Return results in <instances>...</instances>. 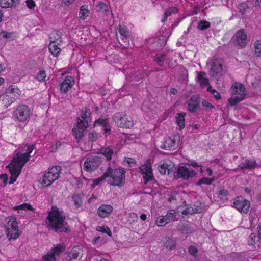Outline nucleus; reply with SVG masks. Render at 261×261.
<instances>
[{
    "mask_svg": "<svg viewBox=\"0 0 261 261\" xmlns=\"http://www.w3.org/2000/svg\"><path fill=\"white\" fill-rule=\"evenodd\" d=\"M90 114V109L86 108L85 110L81 111V115L77 117V120L79 119L82 121V124L89 126V123L91 122Z\"/></svg>",
    "mask_w": 261,
    "mask_h": 261,
    "instance_id": "18",
    "label": "nucleus"
},
{
    "mask_svg": "<svg viewBox=\"0 0 261 261\" xmlns=\"http://www.w3.org/2000/svg\"><path fill=\"white\" fill-rule=\"evenodd\" d=\"M177 229L183 234H189L194 232V229L186 223L178 224Z\"/></svg>",
    "mask_w": 261,
    "mask_h": 261,
    "instance_id": "23",
    "label": "nucleus"
},
{
    "mask_svg": "<svg viewBox=\"0 0 261 261\" xmlns=\"http://www.w3.org/2000/svg\"><path fill=\"white\" fill-rule=\"evenodd\" d=\"M1 34L3 39H10L12 36V33H9L6 31H2Z\"/></svg>",
    "mask_w": 261,
    "mask_h": 261,
    "instance_id": "63",
    "label": "nucleus"
},
{
    "mask_svg": "<svg viewBox=\"0 0 261 261\" xmlns=\"http://www.w3.org/2000/svg\"><path fill=\"white\" fill-rule=\"evenodd\" d=\"M96 5L99 10H100L105 15H108V13L109 11V6L105 4L103 2L100 1L97 2Z\"/></svg>",
    "mask_w": 261,
    "mask_h": 261,
    "instance_id": "39",
    "label": "nucleus"
},
{
    "mask_svg": "<svg viewBox=\"0 0 261 261\" xmlns=\"http://www.w3.org/2000/svg\"><path fill=\"white\" fill-rule=\"evenodd\" d=\"M20 91L17 87L10 86L0 96V103L3 109L8 108L20 95Z\"/></svg>",
    "mask_w": 261,
    "mask_h": 261,
    "instance_id": "3",
    "label": "nucleus"
},
{
    "mask_svg": "<svg viewBox=\"0 0 261 261\" xmlns=\"http://www.w3.org/2000/svg\"><path fill=\"white\" fill-rule=\"evenodd\" d=\"M254 46L255 49V55L256 56L259 57L261 55V40H257Z\"/></svg>",
    "mask_w": 261,
    "mask_h": 261,
    "instance_id": "52",
    "label": "nucleus"
},
{
    "mask_svg": "<svg viewBox=\"0 0 261 261\" xmlns=\"http://www.w3.org/2000/svg\"><path fill=\"white\" fill-rule=\"evenodd\" d=\"M90 163L92 165L93 169L95 170L101 164V158L98 156H90Z\"/></svg>",
    "mask_w": 261,
    "mask_h": 261,
    "instance_id": "35",
    "label": "nucleus"
},
{
    "mask_svg": "<svg viewBox=\"0 0 261 261\" xmlns=\"http://www.w3.org/2000/svg\"><path fill=\"white\" fill-rule=\"evenodd\" d=\"M245 96L243 95H238L237 96H232L229 99V104L231 106H234L237 105L239 102L245 99Z\"/></svg>",
    "mask_w": 261,
    "mask_h": 261,
    "instance_id": "36",
    "label": "nucleus"
},
{
    "mask_svg": "<svg viewBox=\"0 0 261 261\" xmlns=\"http://www.w3.org/2000/svg\"><path fill=\"white\" fill-rule=\"evenodd\" d=\"M211 23L206 20H200L198 23V29L200 30H204L210 27Z\"/></svg>",
    "mask_w": 261,
    "mask_h": 261,
    "instance_id": "43",
    "label": "nucleus"
},
{
    "mask_svg": "<svg viewBox=\"0 0 261 261\" xmlns=\"http://www.w3.org/2000/svg\"><path fill=\"white\" fill-rule=\"evenodd\" d=\"M237 8L239 9L240 12L243 14L248 8V5L246 3H241L238 5Z\"/></svg>",
    "mask_w": 261,
    "mask_h": 261,
    "instance_id": "55",
    "label": "nucleus"
},
{
    "mask_svg": "<svg viewBox=\"0 0 261 261\" xmlns=\"http://www.w3.org/2000/svg\"><path fill=\"white\" fill-rule=\"evenodd\" d=\"M142 174L152 173L151 165L150 162L146 161L144 163V167L141 169Z\"/></svg>",
    "mask_w": 261,
    "mask_h": 261,
    "instance_id": "41",
    "label": "nucleus"
},
{
    "mask_svg": "<svg viewBox=\"0 0 261 261\" xmlns=\"http://www.w3.org/2000/svg\"><path fill=\"white\" fill-rule=\"evenodd\" d=\"M61 169V167L60 166L53 167L40 179V182L41 185L46 187L50 186L54 181L59 178Z\"/></svg>",
    "mask_w": 261,
    "mask_h": 261,
    "instance_id": "4",
    "label": "nucleus"
},
{
    "mask_svg": "<svg viewBox=\"0 0 261 261\" xmlns=\"http://www.w3.org/2000/svg\"><path fill=\"white\" fill-rule=\"evenodd\" d=\"M113 210V207L110 204H102L97 210V214L100 218L108 217Z\"/></svg>",
    "mask_w": 261,
    "mask_h": 261,
    "instance_id": "16",
    "label": "nucleus"
},
{
    "mask_svg": "<svg viewBox=\"0 0 261 261\" xmlns=\"http://www.w3.org/2000/svg\"><path fill=\"white\" fill-rule=\"evenodd\" d=\"M125 171L122 168L112 169L109 166L105 173L110 177L109 184L115 186L120 187L124 184Z\"/></svg>",
    "mask_w": 261,
    "mask_h": 261,
    "instance_id": "2",
    "label": "nucleus"
},
{
    "mask_svg": "<svg viewBox=\"0 0 261 261\" xmlns=\"http://www.w3.org/2000/svg\"><path fill=\"white\" fill-rule=\"evenodd\" d=\"M193 214L195 213H200L203 211V207L201 203L196 202L193 204H190Z\"/></svg>",
    "mask_w": 261,
    "mask_h": 261,
    "instance_id": "40",
    "label": "nucleus"
},
{
    "mask_svg": "<svg viewBox=\"0 0 261 261\" xmlns=\"http://www.w3.org/2000/svg\"><path fill=\"white\" fill-rule=\"evenodd\" d=\"M258 166L256 161L254 159H246L239 165V168L241 170L253 169Z\"/></svg>",
    "mask_w": 261,
    "mask_h": 261,
    "instance_id": "17",
    "label": "nucleus"
},
{
    "mask_svg": "<svg viewBox=\"0 0 261 261\" xmlns=\"http://www.w3.org/2000/svg\"><path fill=\"white\" fill-rule=\"evenodd\" d=\"M233 207L241 213L246 214L250 207V202L243 197H237L233 201Z\"/></svg>",
    "mask_w": 261,
    "mask_h": 261,
    "instance_id": "8",
    "label": "nucleus"
},
{
    "mask_svg": "<svg viewBox=\"0 0 261 261\" xmlns=\"http://www.w3.org/2000/svg\"><path fill=\"white\" fill-rule=\"evenodd\" d=\"M186 115V113L184 112L179 113L176 114V115L175 118L176 120V123L180 130L182 129L185 127V117Z\"/></svg>",
    "mask_w": 261,
    "mask_h": 261,
    "instance_id": "25",
    "label": "nucleus"
},
{
    "mask_svg": "<svg viewBox=\"0 0 261 261\" xmlns=\"http://www.w3.org/2000/svg\"><path fill=\"white\" fill-rule=\"evenodd\" d=\"M234 45L243 47L247 44V34L243 29H240L234 34L233 37Z\"/></svg>",
    "mask_w": 261,
    "mask_h": 261,
    "instance_id": "11",
    "label": "nucleus"
},
{
    "mask_svg": "<svg viewBox=\"0 0 261 261\" xmlns=\"http://www.w3.org/2000/svg\"><path fill=\"white\" fill-rule=\"evenodd\" d=\"M198 249L197 247L194 245H190L188 248V252L189 254L193 256H196L197 253H198Z\"/></svg>",
    "mask_w": 261,
    "mask_h": 261,
    "instance_id": "57",
    "label": "nucleus"
},
{
    "mask_svg": "<svg viewBox=\"0 0 261 261\" xmlns=\"http://www.w3.org/2000/svg\"><path fill=\"white\" fill-rule=\"evenodd\" d=\"M119 32L120 34L125 38H127L129 36L128 32L125 28L120 27L119 28Z\"/></svg>",
    "mask_w": 261,
    "mask_h": 261,
    "instance_id": "61",
    "label": "nucleus"
},
{
    "mask_svg": "<svg viewBox=\"0 0 261 261\" xmlns=\"http://www.w3.org/2000/svg\"><path fill=\"white\" fill-rule=\"evenodd\" d=\"M8 220L5 225L7 237L9 240H15L20 235L18 227V223L15 218H8Z\"/></svg>",
    "mask_w": 261,
    "mask_h": 261,
    "instance_id": "5",
    "label": "nucleus"
},
{
    "mask_svg": "<svg viewBox=\"0 0 261 261\" xmlns=\"http://www.w3.org/2000/svg\"><path fill=\"white\" fill-rule=\"evenodd\" d=\"M89 14V10L87 5H82L80 7L79 17L82 20H85Z\"/></svg>",
    "mask_w": 261,
    "mask_h": 261,
    "instance_id": "33",
    "label": "nucleus"
},
{
    "mask_svg": "<svg viewBox=\"0 0 261 261\" xmlns=\"http://www.w3.org/2000/svg\"><path fill=\"white\" fill-rule=\"evenodd\" d=\"M169 222H170L167 221V217H166V215L158 217L156 221V224H158V226H164Z\"/></svg>",
    "mask_w": 261,
    "mask_h": 261,
    "instance_id": "45",
    "label": "nucleus"
},
{
    "mask_svg": "<svg viewBox=\"0 0 261 261\" xmlns=\"http://www.w3.org/2000/svg\"><path fill=\"white\" fill-rule=\"evenodd\" d=\"M96 230L103 233H107L109 236H112V232L110 228L107 226H97Z\"/></svg>",
    "mask_w": 261,
    "mask_h": 261,
    "instance_id": "49",
    "label": "nucleus"
},
{
    "mask_svg": "<svg viewBox=\"0 0 261 261\" xmlns=\"http://www.w3.org/2000/svg\"><path fill=\"white\" fill-rule=\"evenodd\" d=\"M60 44L50 42L48 45V49L54 56H57L60 53L61 49L59 47Z\"/></svg>",
    "mask_w": 261,
    "mask_h": 261,
    "instance_id": "29",
    "label": "nucleus"
},
{
    "mask_svg": "<svg viewBox=\"0 0 261 261\" xmlns=\"http://www.w3.org/2000/svg\"><path fill=\"white\" fill-rule=\"evenodd\" d=\"M82 249L79 246H74L65 254V258L67 261L76 260L82 254Z\"/></svg>",
    "mask_w": 261,
    "mask_h": 261,
    "instance_id": "13",
    "label": "nucleus"
},
{
    "mask_svg": "<svg viewBox=\"0 0 261 261\" xmlns=\"http://www.w3.org/2000/svg\"><path fill=\"white\" fill-rule=\"evenodd\" d=\"M214 181V178H208L206 177H203L202 179H199L197 182V185L200 186L202 184H205L206 185H211Z\"/></svg>",
    "mask_w": 261,
    "mask_h": 261,
    "instance_id": "48",
    "label": "nucleus"
},
{
    "mask_svg": "<svg viewBox=\"0 0 261 261\" xmlns=\"http://www.w3.org/2000/svg\"><path fill=\"white\" fill-rule=\"evenodd\" d=\"M231 88L232 89V93L235 95H243L245 97V88L242 84L239 83H234Z\"/></svg>",
    "mask_w": 261,
    "mask_h": 261,
    "instance_id": "21",
    "label": "nucleus"
},
{
    "mask_svg": "<svg viewBox=\"0 0 261 261\" xmlns=\"http://www.w3.org/2000/svg\"><path fill=\"white\" fill-rule=\"evenodd\" d=\"M260 240H261V237H260L258 233V235H256V234L252 233L248 238V244L250 246H253L255 244L259 242Z\"/></svg>",
    "mask_w": 261,
    "mask_h": 261,
    "instance_id": "34",
    "label": "nucleus"
},
{
    "mask_svg": "<svg viewBox=\"0 0 261 261\" xmlns=\"http://www.w3.org/2000/svg\"><path fill=\"white\" fill-rule=\"evenodd\" d=\"M196 174V172L192 169H190L185 166H180L176 172V176L184 180H188L192 178Z\"/></svg>",
    "mask_w": 261,
    "mask_h": 261,
    "instance_id": "9",
    "label": "nucleus"
},
{
    "mask_svg": "<svg viewBox=\"0 0 261 261\" xmlns=\"http://www.w3.org/2000/svg\"><path fill=\"white\" fill-rule=\"evenodd\" d=\"M13 116L19 122H24L30 117V109L25 105H20L17 107L13 112Z\"/></svg>",
    "mask_w": 261,
    "mask_h": 261,
    "instance_id": "7",
    "label": "nucleus"
},
{
    "mask_svg": "<svg viewBox=\"0 0 261 261\" xmlns=\"http://www.w3.org/2000/svg\"><path fill=\"white\" fill-rule=\"evenodd\" d=\"M84 169L86 171L90 172L94 171L93 169L91 164L90 163V160L89 158H87L84 164Z\"/></svg>",
    "mask_w": 261,
    "mask_h": 261,
    "instance_id": "51",
    "label": "nucleus"
},
{
    "mask_svg": "<svg viewBox=\"0 0 261 261\" xmlns=\"http://www.w3.org/2000/svg\"><path fill=\"white\" fill-rule=\"evenodd\" d=\"M165 60V54L164 53H156L155 55L153 57V60L160 66H162L163 65Z\"/></svg>",
    "mask_w": 261,
    "mask_h": 261,
    "instance_id": "31",
    "label": "nucleus"
},
{
    "mask_svg": "<svg viewBox=\"0 0 261 261\" xmlns=\"http://www.w3.org/2000/svg\"><path fill=\"white\" fill-rule=\"evenodd\" d=\"M211 76L218 78L222 75V62L221 60H214L210 71Z\"/></svg>",
    "mask_w": 261,
    "mask_h": 261,
    "instance_id": "10",
    "label": "nucleus"
},
{
    "mask_svg": "<svg viewBox=\"0 0 261 261\" xmlns=\"http://www.w3.org/2000/svg\"><path fill=\"white\" fill-rule=\"evenodd\" d=\"M74 202V205L76 208L81 207L82 205V200L81 195L79 194H74L72 196Z\"/></svg>",
    "mask_w": 261,
    "mask_h": 261,
    "instance_id": "37",
    "label": "nucleus"
},
{
    "mask_svg": "<svg viewBox=\"0 0 261 261\" xmlns=\"http://www.w3.org/2000/svg\"><path fill=\"white\" fill-rule=\"evenodd\" d=\"M51 210L48 212L45 220L48 229L58 234L70 232V227L65 221L66 216L64 212L56 206H52Z\"/></svg>",
    "mask_w": 261,
    "mask_h": 261,
    "instance_id": "1",
    "label": "nucleus"
},
{
    "mask_svg": "<svg viewBox=\"0 0 261 261\" xmlns=\"http://www.w3.org/2000/svg\"><path fill=\"white\" fill-rule=\"evenodd\" d=\"M164 246L170 250H173L176 246V241L173 238L165 237L162 240Z\"/></svg>",
    "mask_w": 261,
    "mask_h": 261,
    "instance_id": "22",
    "label": "nucleus"
},
{
    "mask_svg": "<svg viewBox=\"0 0 261 261\" xmlns=\"http://www.w3.org/2000/svg\"><path fill=\"white\" fill-rule=\"evenodd\" d=\"M21 170L22 168H21V166L13 164L11 169H10V172L11 175L18 177L21 173Z\"/></svg>",
    "mask_w": 261,
    "mask_h": 261,
    "instance_id": "38",
    "label": "nucleus"
},
{
    "mask_svg": "<svg viewBox=\"0 0 261 261\" xmlns=\"http://www.w3.org/2000/svg\"><path fill=\"white\" fill-rule=\"evenodd\" d=\"M97 153L103 155L106 158L107 161H109L112 159L114 151L110 146L103 147L98 150Z\"/></svg>",
    "mask_w": 261,
    "mask_h": 261,
    "instance_id": "19",
    "label": "nucleus"
},
{
    "mask_svg": "<svg viewBox=\"0 0 261 261\" xmlns=\"http://www.w3.org/2000/svg\"><path fill=\"white\" fill-rule=\"evenodd\" d=\"M206 75L204 72H200L198 74V79L200 83V86L202 87H204L205 86L209 85V81L207 78L205 77Z\"/></svg>",
    "mask_w": 261,
    "mask_h": 261,
    "instance_id": "32",
    "label": "nucleus"
},
{
    "mask_svg": "<svg viewBox=\"0 0 261 261\" xmlns=\"http://www.w3.org/2000/svg\"><path fill=\"white\" fill-rule=\"evenodd\" d=\"M107 177H108V173L105 172L101 177L94 179L93 181V184L94 186L98 185L100 182L105 180Z\"/></svg>",
    "mask_w": 261,
    "mask_h": 261,
    "instance_id": "54",
    "label": "nucleus"
},
{
    "mask_svg": "<svg viewBox=\"0 0 261 261\" xmlns=\"http://www.w3.org/2000/svg\"><path fill=\"white\" fill-rule=\"evenodd\" d=\"M175 213V212L174 210H170L168 211L167 214L166 215V217H167V221L171 222L173 220V215Z\"/></svg>",
    "mask_w": 261,
    "mask_h": 261,
    "instance_id": "60",
    "label": "nucleus"
},
{
    "mask_svg": "<svg viewBox=\"0 0 261 261\" xmlns=\"http://www.w3.org/2000/svg\"><path fill=\"white\" fill-rule=\"evenodd\" d=\"M46 77V73L45 71L43 70H40L36 76H35V78L37 79L40 82H42L44 81Z\"/></svg>",
    "mask_w": 261,
    "mask_h": 261,
    "instance_id": "56",
    "label": "nucleus"
},
{
    "mask_svg": "<svg viewBox=\"0 0 261 261\" xmlns=\"http://www.w3.org/2000/svg\"><path fill=\"white\" fill-rule=\"evenodd\" d=\"M170 165L168 164L165 161H161L158 165V169L160 173L164 175L168 172V174L170 173Z\"/></svg>",
    "mask_w": 261,
    "mask_h": 261,
    "instance_id": "30",
    "label": "nucleus"
},
{
    "mask_svg": "<svg viewBox=\"0 0 261 261\" xmlns=\"http://www.w3.org/2000/svg\"><path fill=\"white\" fill-rule=\"evenodd\" d=\"M181 213L182 214H184V215H189V214L192 215L193 214V212H192V210L191 209L190 205H189L188 207H187L185 208H184L182 211Z\"/></svg>",
    "mask_w": 261,
    "mask_h": 261,
    "instance_id": "62",
    "label": "nucleus"
},
{
    "mask_svg": "<svg viewBox=\"0 0 261 261\" xmlns=\"http://www.w3.org/2000/svg\"><path fill=\"white\" fill-rule=\"evenodd\" d=\"M43 259L44 261H56V256L54 254L50 251L47 253L46 254L43 256Z\"/></svg>",
    "mask_w": 261,
    "mask_h": 261,
    "instance_id": "47",
    "label": "nucleus"
},
{
    "mask_svg": "<svg viewBox=\"0 0 261 261\" xmlns=\"http://www.w3.org/2000/svg\"><path fill=\"white\" fill-rule=\"evenodd\" d=\"M20 3V0H0V7L4 8L16 6Z\"/></svg>",
    "mask_w": 261,
    "mask_h": 261,
    "instance_id": "27",
    "label": "nucleus"
},
{
    "mask_svg": "<svg viewBox=\"0 0 261 261\" xmlns=\"http://www.w3.org/2000/svg\"><path fill=\"white\" fill-rule=\"evenodd\" d=\"M30 158L27 154L24 153H17L12 159V162H14V164L21 166L23 168L25 164L29 161Z\"/></svg>",
    "mask_w": 261,
    "mask_h": 261,
    "instance_id": "15",
    "label": "nucleus"
},
{
    "mask_svg": "<svg viewBox=\"0 0 261 261\" xmlns=\"http://www.w3.org/2000/svg\"><path fill=\"white\" fill-rule=\"evenodd\" d=\"M143 175V179L144 180V184H146L149 181H151L154 179L153 173L142 174Z\"/></svg>",
    "mask_w": 261,
    "mask_h": 261,
    "instance_id": "53",
    "label": "nucleus"
},
{
    "mask_svg": "<svg viewBox=\"0 0 261 261\" xmlns=\"http://www.w3.org/2000/svg\"><path fill=\"white\" fill-rule=\"evenodd\" d=\"M228 192L225 189H222L219 192V197L221 199L225 200L227 199V196L228 195Z\"/></svg>",
    "mask_w": 261,
    "mask_h": 261,
    "instance_id": "58",
    "label": "nucleus"
},
{
    "mask_svg": "<svg viewBox=\"0 0 261 261\" xmlns=\"http://www.w3.org/2000/svg\"><path fill=\"white\" fill-rule=\"evenodd\" d=\"M96 124L101 126L106 134H110L111 127L107 119L99 118L94 122V126Z\"/></svg>",
    "mask_w": 261,
    "mask_h": 261,
    "instance_id": "20",
    "label": "nucleus"
},
{
    "mask_svg": "<svg viewBox=\"0 0 261 261\" xmlns=\"http://www.w3.org/2000/svg\"><path fill=\"white\" fill-rule=\"evenodd\" d=\"M188 111L191 113H195L197 110L200 108L199 102L191 103L188 102Z\"/></svg>",
    "mask_w": 261,
    "mask_h": 261,
    "instance_id": "42",
    "label": "nucleus"
},
{
    "mask_svg": "<svg viewBox=\"0 0 261 261\" xmlns=\"http://www.w3.org/2000/svg\"><path fill=\"white\" fill-rule=\"evenodd\" d=\"M74 84V78L71 76H67L60 84V90L63 93H66L69 89L72 88Z\"/></svg>",
    "mask_w": 261,
    "mask_h": 261,
    "instance_id": "14",
    "label": "nucleus"
},
{
    "mask_svg": "<svg viewBox=\"0 0 261 261\" xmlns=\"http://www.w3.org/2000/svg\"><path fill=\"white\" fill-rule=\"evenodd\" d=\"M178 12V9L176 7H170L165 11V18L171 16L173 14H176Z\"/></svg>",
    "mask_w": 261,
    "mask_h": 261,
    "instance_id": "44",
    "label": "nucleus"
},
{
    "mask_svg": "<svg viewBox=\"0 0 261 261\" xmlns=\"http://www.w3.org/2000/svg\"><path fill=\"white\" fill-rule=\"evenodd\" d=\"M177 146V144L176 143L175 140L169 138L163 144L162 148L166 150H171L175 149Z\"/></svg>",
    "mask_w": 261,
    "mask_h": 261,
    "instance_id": "26",
    "label": "nucleus"
},
{
    "mask_svg": "<svg viewBox=\"0 0 261 261\" xmlns=\"http://www.w3.org/2000/svg\"><path fill=\"white\" fill-rule=\"evenodd\" d=\"M26 5L28 8L33 9L35 7L36 4L33 0H27Z\"/></svg>",
    "mask_w": 261,
    "mask_h": 261,
    "instance_id": "64",
    "label": "nucleus"
},
{
    "mask_svg": "<svg viewBox=\"0 0 261 261\" xmlns=\"http://www.w3.org/2000/svg\"><path fill=\"white\" fill-rule=\"evenodd\" d=\"M201 104L203 108L206 110V111L207 112L211 111V110L215 108L213 105L205 99H203L202 101Z\"/></svg>",
    "mask_w": 261,
    "mask_h": 261,
    "instance_id": "50",
    "label": "nucleus"
},
{
    "mask_svg": "<svg viewBox=\"0 0 261 261\" xmlns=\"http://www.w3.org/2000/svg\"><path fill=\"white\" fill-rule=\"evenodd\" d=\"M88 127L89 126L82 124V121L79 119L77 120L76 127L73 128L72 132L78 142L82 139L85 129Z\"/></svg>",
    "mask_w": 261,
    "mask_h": 261,
    "instance_id": "12",
    "label": "nucleus"
},
{
    "mask_svg": "<svg viewBox=\"0 0 261 261\" xmlns=\"http://www.w3.org/2000/svg\"><path fill=\"white\" fill-rule=\"evenodd\" d=\"M113 120L118 127L121 128H130L134 125L133 121L129 120L125 113L123 112L116 113L113 117Z\"/></svg>",
    "mask_w": 261,
    "mask_h": 261,
    "instance_id": "6",
    "label": "nucleus"
},
{
    "mask_svg": "<svg viewBox=\"0 0 261 261\" xmlns=\"http://www.w3.org/2000/svg\"><path fill=\"white\" fill-rule=\"evenodd\" d=\"M88 139L89 141L94 142L97 139V134L94 130L90 132L88 134Z\"/></svg>",
    "mask_w": 261,
    "mask_h": 261,
    "instance_id": "59",
    "label": "nucleus"
},
{
    "mask_svg": "<svg viewBox=\"0 0 261 261\" xmlns=\"http://www.w3.org/2000/svg\"><path fill=\"white\" fill-rule=\"evenodd\" d=\"M15 210H30L34 211V208L32 206V205L30 204L24 203L22 204L17 205L14 207Z\"/></svg>",
    "mask_w": 261,
    "mask_h": 261,
    "instance_id": "46",
    "label": "nucleus"
},
{
    "mask_svg": "<svg viewBox=\"0 0 261 261\" xmlns=\"http://www.w3.org/2000/svg\"><path fill=\"white\" fill-rule=\"evenodd\" d=\"M50 42L61 43L62 42L61 33L56 30L53 31L49 36Z\"/></svg>",
    "mask_w": 261,
    "mask_h": 261,
    "instance_id": "24",
    "label": "nucleus"
},
{
    "mask_svg": "<svg viewBox=\"0 0 261 261\" xmlns=\"http://www.w3.org/2000/svg\"><path fill=\"white\" fill-rule=\"evenodd\" d=\"M66 246L64 243H61L54 246L51 248L50 251L57 257L61 253L65 251Z\"/></svg>",
    "mask_w": 261,
    "mask_h": 261,
    "instance_id": "28",
    "label": "nucleus"
}]
</instances>
